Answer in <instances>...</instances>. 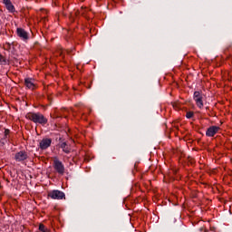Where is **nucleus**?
Wrapping results in <instances>:
<instances>
[{
    "instance_id": "1",
    "label": "nucleus",
    "mask_w": 232,
    "mask_h": 232,
    "mask_svg": "<svg viewBox=\"0 0 232 232\" xmlns=\"http://www.w3.org/2000/svg\"><path fill=\"white\" fill-rule=\"evenodd\" d=\"M25 119H28V121H32L33 122H34V124H41L42 126H44L48 123V119H46L44 115L40 112H28L25 115Z\"/></svg>"
},
{
    "instance_id": "2",
    "label": "nucleus",
    "mask_w": 232,
    "mask_h": 232,
    "mask_svg": "<svg viewBox=\"0 0 232 232\" xmlns=\"http://www.w3.org/2000/svg\"><path fill=\"white\" fill-rule=\"evenodd\" d=\"M53 166L55 171L58 172L59 175H64V164H63V161L59 160V158L54 157L53 160Z\"/></svg>"
},
{
    "instance_id": "3",
    "label": "nucleus",
    "mask_w": 232,
    "mask_h": 232,
    "mask_svg": "<svg viewBox=\"0 0 232 232\" xmlns=\"http://www.w3.org/2000/svg\"><path fill=\"white\" fill-rule=\"evenodd\" d=\"M193 99L198 108H200V109L204 108V94H202L198 91H196L194 92Z\"/></svg>"
},
{
    "instance_id": "4",
    "label": "nucleus",
    "mask_w": 232,
    "mask_h": 232,
    "mask_svg": "<svg viewBox=\"0 0 232 232\" xmlns=\"http://www.w3.org/2000/svg\"><path fill=\"white\" fill-rule=\"evenodd\" d=\"M48 197H50V198H53V200H63L65 195H64V192L63 191L53 190L48 193Z\"/></svg>"
},
{
    "instance_id": "5",
    "label": "nucleus",
    "mask_w": 232,
    "mask_h": 232,
    "mask_svg": "<svg viewBox=\"0 0 232 232\" xmlns=\"http://www.w3.org/2000/svg\"><path fill=\"white\" fill-rule=\"evenodd\" d=\"M24 85L26 88H28V90H35V88H37V82L32 78H25Z\"/></svg>"
},
{
    "instance_id": "6",
    "label": "nucleus",
    "mask_w": 232,
    "mask_h": 232,
    "mask_svg": "<svg viewBox=\"0 0 232 232\" xmlns=\"http://www.w3.org/2000/svg\"><path fill=\"white\" fill-rule=\"evenodd\" d=\"M218 131H220V127L211 126L207 130L206 135H207V137H215V135H217Z\"/></svg>"
},
{
    "instance_id": "7",
    "label": "nucleus",
    "mask_w": 232,
    "mask_h": 232,
    "mask_svg": "<svg viewBox=\"0 0 232 232\" xmlns=\"http://www.w3.org/2000/svg\"><path fill=\"white\" fill-rule=\"evenodd\" d=\"M40 149L41 150H48L50 146H52V139H43L40 143H39Z\"/></svg>"
},
{
    "instance_id": "8",
    "label": "nucleus",
    "mask_w": 232,
    "mask_h": 232,
    "mask_svg": "<svg viewBox=\"0 0 232 232\" xmlns=\"http://www.w3.org/2000/svg\"><path fill=\"white\" fill-rule=\"evenodd\" d=\"M16 34H17L18 37H20V39H22V41H28V39H29L28 33L24 29L17 28Z\"/></svg>"
},
{
    "instance_id": "9",
    "label": "nucleus",
    "mask_w": 232,
    "mask_h": 232,
    "mask_svg": "<svg viewBox=\"0 0 232 232\" xmlns=\"http://www.w3.org/2000/svg\"><path fill=\"white\" fill-rule=\"evenodd\" d=\"M14 159L17 162H23L28 159V154L25 151H19L15 154Z\"/></svg>"
},
{
    "instance_id": "10",
    "label": "nucleus",
    "mask_w": 232,
    "mask_h": 232,
    "mask_svg": "<svg viewBox=\"0 0 232 232\" xmlns=\"http://www.w3.org/2000/svg\"><path fill=\"white\" fill-rule=\"evenodd\" d=\"M3 3L5 5L6 10H8L10 14H14L15 12V6L13 5L11 0H3Z\"/></svg>"
},
{
    "instance_id": "11",
    "label": "nucleus",
    "mask_w": 232,
    "mask_h": 232,
    "mask_svg": "<svg viewBox=\"0 0 232 232\" xmlns=\"http://www.w3.org/2000/svg\"><path fill=\"white\" fill-rule=\"evenodd\" d=\"M61 148L63 150V151L64 153H70V151H72V149H70V147H68V145L66 144V142H63L61 144Z\"/></svg>"
},
{
    "instance_id": "12",
    "label": "nucleus",
    "mask_w": 232,
    "mask_h": 232,
    "mask_svg": "<svg viewBox=\"0 0 232 232\" xmlns=\"http://www.w3.org/2000/svg\"><path fill=\"white\" fill-rule=\"evenodd\" d=\"M0 64L1 66H6L8 64V61H6V58L5 56L0 54Z\"/></svg>"
},
{
    "instance_id": "13",
    "label": "nucleus",
    "mask_w": 232,
    "mask_h": 232,
    "mask_svg": "<svg viewBox=\"0 0 232 232\" xmlns=\"http://www.w3.org/2000/svg\"><path fill=\"white\" fill-rule=\"evenodd\" d=\"M39 231L42 232H50V229H48V227H46V226H44V224L41 223L39 225Z\"/></svg>"
},
{
    "instance_id": "14",
    "label": "nucleus",
    "mask_w": 232,
    "mask_h": 232,
    "mask_svg": "<svg viewBox=\"0 0 232 232\" xmlns=\"http://www.w3.org/2000/svg\"><path fill=\"white\" fill-rule=\"evenodd\" d=\"M193 115H194L193 111H188V112H187L186 117H187V119H191L193 117Z\"/></svg>"
},
{
    "instance_id": "15",
    "label": "nucleus",
    "mask_w": 232,
    "mask_h": 232,
    "mask_svg": "<svg viewBox=\"0 0 232 232\" xmlns=\"http://www.w3.org/2000/svg\"><path fill=\"white\" fill-rule=\"evenodd\" d=\"M5 135H8V133H10V130H5Z\"/></svg>"
}]
</instances>
